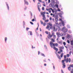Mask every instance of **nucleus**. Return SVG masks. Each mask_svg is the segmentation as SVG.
I'll list each match as a JSON object with an SVG mask.
<instances>
[{"label":"nucleus","instance_id":"obj_32","mask_svg":"<svg viewBox=\"0 0 73 73\" xmlns=\"http://www.w3.org/2000/svg\"><path fill=\"white\" fill-rule=\"evenodd\" d=\"M70 56L69 54H67V57H69Z\"/></svg>","mask_w":73,"mask_h":73},{"label":"nucleus","instance_id":"obj_10","mask_svg":"<svg viewBox=\"0 0 73 73\" xmlns=\"http://www.w3.org/2000/svg\"><path fill=\"white\" fill-rule=\"evenodd\" d=\"M50 9H51V11H52V13H54V12H53V10L52 9V8H50H50H49V9H46V10L48 11H49V10H50Z\"/></svg>","mask_w":73,"mask_h":73},{"label":"nucleus","instance_id":"obj_36","mask_svg":"<svg viewBox=\"0 0 73 73\" xmlns=\"http://www.w3.org/2000/svg\"><path fill=\"white\" fill-rule=\"evenodd\" d=\"M42 9L43 10H44V7H43L42 8Z\"/></svg>","mask_w":73,"mask_h":73},{"label":"nucleus","instance_id":"obj_55","mask_svg":"<svg viewBox=\"0 0 73 73\" xmlns=\"http://www.w3.org/2000/svg\"><path fill=\"white\" fill-rule=\"evenodd\" d=\"M53 68H54V69H55V67L54 66H53Z\"/></svg>","mask_w":73,"mask_h":73},{"label":"nucleus","instance_id":"obj_44","mask_svg":"<svg viewBox=\"0 0 73 73\" xmlns=\"http://www.w3.org/2000/svg\"><path fill=\"white\" fill-rule=\"evenodd\" d=\"M55 23V24L56 25H59V24L57 22V23Z\"/></svg>","mask_w":73,"mask_h":73},{"label":"nucleus","instance_id":"obj_15","mask_svg":"<svg viewBox=\"0 0 73 73\" xmlns=\"http://www.w3.org/2000/svg\"><path fill=\"white\" fill-rule=\"evenodd\" d=\"M51 41H52V42H54L55 41H54V40L53 39V38H51Z\"/></svg>","mask_w":73,"mask_h":73},{"label":"nucleus","instance_id":"obj_27","mask_svg":"<svg viewBox=\"0 0 73 73\" xmlns=\"http://www.w3.org/2000/svg\"><path fill=\"white\" fill-rule=\"evenodd\" d=\"M49 26H48V25H47V26L46 27V28L47 29H48L49 28Z\"/></svg>","mask_w":73,"mask_h":73},{"label":"nucleus","instance_id":"obj_21","mask_svg":"<svg viewBox=\"0 0 73 73\" xmlns=\"http://www.w3.org/2000/svg\"><path fill=\"white\" fill-rule=\"evenodd\" d=\"M29 33H30V35H32L33 34H32V32L31 31H30L29 32Z\"/></svg>","mask_w":73,"mask_h":73},{"label":"nucleus","instance_id":"obj_23","mask_svg":"<svg viewBox=\"0 0 73 73\" xmlns=\"http://www.w3.org/2000/svg\"><path fill=\"white\" fill-rule=\"evenodd\" d=\"M41 56H44V57L45 56V55L44 54H43L42 53L41 54Z\"/></svg>","mask_w":73,"mask_h":73},{"label":"nucleus","instance_id":"obj_63","mask_svg":"<svg viewBox=\"0 0 73 73\" xmlns=\"http://www.w3.org/2000/svg\"><path fill=\"white\" fill-rule=\"evenodd\" d=\"M46 13V14H48V15L49 14L48 13Z\"/></svg>","mask_w":73,"mask_h":73},{"label":"nucleus","instance_id":"obj_53","mask_svg":"<svg viewBox=\"0 0 73 73\" xmlns=\"http://www.w3.org/2000/svg\"><path fill=\"white\" fill-rule=\"evenodd\" d=\"M32 21L33 22L35 21V19H33L32 20Z\"/></svg>","mask_w":73,"mask_h":73},{"label":"nucleus","instance_id":"obj_31","mask_svg":"<svg viewBox=\"0 0 73 73\" xmlns=\"http://www.w3.org/2000/svg\"><path fill=\"white\" fill-rule=\"evenodd\" d=\"M48 21H49V20H45V22H48Z\"/></svg>","mask_w":73,"mask_h":73},{"label":"nucleus","instance_id":"obj_24","mask_svg":"<svg viewBox=\"0 0 73 73\" xmlns=\"http://www.w3.org/2000/svg\"><path fill=\"white\" fill-rule=\"evenodd\" d=\"M55 7H57V8H58V5H55Z\"/></svg>","mask_w":73,"mask_h":73},{"label":"nucleus","instance_id":"obj_56","mask_svg":"<svg viewBox=\"0 0 73 73\" xmlns=\"http://www.w3.org/2000/svg\"><path fill=\"white\" fill-rule=\"evenodd\" d=\"M43 5L44 7H45V6H46V5H45V4H43Z\"/></svg>","mask_w":73,"mask_h":73},{"label":"nucleus","instance_id":"obj_42","mask_svg":"<svg viewBox=\"0 0 73 73\" xmlns=\"http://www.w3.org/2000/svg\"><path fill=\"white\" fill-rule=\"evenodd\" d=\"M45 33L47 34H48V31H46L45 32Z\"/></svg>","mask_w":73,"mask_h":73},{"label":"nucleus","instance_id":"obj_60","mask_svg":"<svg viewBox=\"0 0 73 73\" xmlns=\"http://www.w3.org/2000/svg\"><path fill=\"white\" fill-rule=\"evenodd\" d=\"M50 15H51L52 16V15H53V14L52 13H51V14Z\"/></svg>","mask_w":73,"mask_h":73},{"label":"nucleus","instance_id":"obj_17","mask_svg":"<svg viewBox=\"0 0 73 73\" xmlns=\"http://www.w3.org/2000/svg\"><path fill=\"white\" fill-rule=\"evenodd\" d=\"M64 55V53H62L61 55H60V57L61 58H62Z\"/></svg>","mask_w":73,"mask_h":73},{"label":"nucleus","instance_id":"obj_34","mask_svg":"<svg viewBox=\"0 0 73 73\" xmlns=\"http://www.w3.org/2000/svg\"><path fill=\"white\" fill-rule=\"evenodd\" d=\"M63 44H64V45H66V43L65 42H63Z\"/></svg>","mask_w":73,"mask_h":73},{"label":"nucleus","instance_id":"obj_64","mask_svg":"<svg viewBox=\"0 0 73 73\" xmlns=\"http://www.w3.org/2000/svg\"><path fill=\"white\" fill-rule=\"evenodd\" d=\"M31 16H33V15H32V13H31Z\"/></svg>","mask_w":73,"mask_h":73},{"label":"nucleus","instance_id":"obj_45","mask_svg":"<svg viewBox=\"0 0 73 73\" xmlns=\"http://www.w3.org/2000/svg\"><path fill=\"white\" fill-rule=\"evenodd\" d=\"M38 0L39 1L40 3H41V2H42L41 0Z\"/></svg>","mask_w":73,"mask_h":73},{"label":"nucleus","instance_id":"obj_8","mask_svg":"<svg viewBox=\"0 0 73 73\" xmlns=\"http://www.w3.org/2000/svg\"><path fill=\"white\" fill-rule=\"evenodd\" d=\"M53 17H54L55 18V19H57V18H58V15H53Z\"/></svg>","mask_w":73,"mask_h":73},{"label":"nucleus","instance_id":"obj_50","mask_svg":"<svg viewBox=\"0 0 73 73\" xmlns=\"http://www.w3.org/2000/svg\"><path fill=\"white\" fill-rule=\"evenodd\" d=\"M70 73H73V70H72V71H71L70 72Z\"/></svg>","mask_w":73,"mask_h":73},{"label":"nucleus","instance_id":"obj_19","mask_svg":"<svg viewBox=\"0 0 73 73\" xmlns=\"http://www.w3.org/2000/svg\"><path fill=\"white\" fill-rule=\"evenodd\" d=\"M53 38L54 39H55L56 38V36L55 35H54L53 36Z\"/></svg>","mask_w":73,"mask_h":73},{"label":"nucleus","instance_id":"obj_28","mask_svg":"<svg viewBox=\"0 0 73 73\" xmlns=\"http://www.w3.org/2000/svg\"><path fill=\"white\" fill-rule=\"evenodd\" d=\"M38 10L40 11V8L39 7H38Z\"/></svg>","mask_w":73,"mask_h":73},{"label":"nucleus","instance_id":"obj_14","mask_svg":"<svg viewBox=\"0 0 73 73\" xmlns=\"http://www.w3.org/2000/svg\"><path fill=\"white\" fill-rule=\"evenodd\" d=\"M43 17V18H42L44 20H45L46 18L45 17V15H43V16H42Z\"/></svg>","mask_w":73,"mask_h":73},{"label":"nucleus","instance_id":"obj_40","mask_svg":"<svg viewBox=\"0 0 73 73\" xmlns=\"http://www.w3.org/2000/svg\"><path fill=\"white\" fill-rule=\"evenodd\" d=\"M67 43H70V41L69 40H67Z\"/></svg>","mask_w":73,"mask_h":73},{"label":"nucleus","instance_id":"obj_59","mask_svg":"<svg viewBox=\"0 0 73 73\" xmlns=\"http://www.w3.org/2000/svg\"><path fill=\"white\" fill-rule=\"evenodd\" d=\"M44 66H46V64H44Z\"/></svg>","mask_w":73,"mask_h":73},{"label":"nucleus","instance_id":"obj_13","mask_svg":"<svg viewBox=\"0 0 73 73\" xmlns=\"http://www.w3.org/2000/svg\"><path fill=\"white\" fill-rule=\"evenodd\" d=\"M70 44L71 45H73V40L70 41Z\"/></svg>","mask_w":73,"mask_h":73},{"label":"nucleus","instance_id":"obj_29","mask_svg":"<svg viewBox=\"0 0 73 73\" xmlns=\"http://www.w3.org/2000/svg\"><path fill=\"white\" fill-rule=\"evenodd\" d=\"M54 35V33L53 32L52 33V35H52V36H53Z\"/></svg>","mask_w":73,"mask_h":73},{"label":"nucleus","instance_id":"obj_6","mask_svg":"<svg viewBox=\"0 0 73 73\" xmlns=\"http://www.w3.org/2000/svg\"><path fill=\"white\" fill-rule=\"evenodd\" d=\"M52 29V30H53V31H55L56 30L57 31V29L56 28L55 26H54Z\"/></svg>","mask_w":73,"mask_h":73},{"label":"nucleus","instance_id":"obj_35","mask_svg":"<svg viewBox=\"0 0 73 73\" xmlns=\"http://www.w3.org/2000/svg\"><path fill=\"white\" fill-rule=\"evenodd\" d=\"M58 43H59L60 44H62V42H61V41L59 42H58Z\"/></svg>","mask_w":73,"mask_h":73},{"label":"nucleus","instance_id":"obj_16","mask_svg":"<svg viewBox=\"0 0 73 73\" xmlns=\"http://www.w3.org/2000/svg\"><path fill=\"white\" fill-rule=\"evenodd\" d=\"M70 36L69 35H67V38H70Z\"/></svg>","mask_w":73,"mask_h":73},{"label":"nucleus","instance_id":"obj_3","mask_svg":"<svg viewBox=\"0 0 73 73\" xmlns=\"http://www.w3.org/2000/svg\"><path fill=\"white\" fill-rule=\"evenodd\" d=\"M62 31L64 33H66L68 32V29H66L65 27H63V28H62Z\"/></svg>","mask_w":73,"mask_h":73},{"label":"nucleus","instance_id":"obj_25","mask_svg":"<svg viewBox=\"0 0 73 73\" xmlns=\"http://www.w3.org/2000/svg\"><path fill=\"white\" fill-rule=\"evenodd\" d=\"M7 40V38L6 37L5 38V41L6 42Z\"/></svg>","mask_w":73,"mask_h":73},{"label":"nucleus","instance_id":"obj_39","mask_svg":"<svg viewBox=\"0 0 73 73\" xmlns=\"http://www.w3.org/2000/svg\"><path fill=\"white\" fill-rule=\"evenodd\" d=\"M43 25L44 26H45L46 25V24L45 23H44V24H43Z\"/></svg>","mask_w":73,"mask_h":73},{"label":"nucleus","instance_id":"obj_62","mask_svg":"<svg viewBox=\"0 0 73 73\" xmlns=\"http://www.w3.org/2000/svg\"><path fill=\"white\" fill-rule=\"evenodd\" d=\"M38 54L39 55V54H40V52H39V51H38Z\"/></svg>","mask_w":73,"mask_h":73},{"label":"nucleus","instance_id":"obj_30","mask_svg":"<svg viewBox=\"0 0 73 73\" xmlns=\"http://www.w3.org/2000/svg\"><path fill=\"white\" fill-rule=\"evenodd\" d=\"M7 8H8V10H9V6H8V5L7 4Z\"/></svg>","mask_w":73,"mask_h":73},{"label":"nucleus","instance_id":"obj_48","mask_svg":"<svg viewBox=\"0 0 73 73\" xmlns=\"http://www.w3.org/2000/svg\"><path fill=\"white\" fill-rule=\"evenodd\" d=\"M48 3H50V0H48Z\"/></svg>","mask_w":73,"mask_h":73},{"label":"nucleus","instance_id":"obj_43","mask_svg":"<svg viewBox=\"0 0 73 73\" xmlns=\"http://www.w3.org/2000/svg\"><path fill=\"white\" fill-rule=\"evenodd\" d=\"M29 29V28H26V30H27V31H28V30Z\"/></svg>","mask_w":73,"mask_h":73},{"label":"nucleus","instance_id":"obj_9","mask_svg":"<svg viewBox=\"0 0 73 73\" xmlns=\"http://www.w3.org/2000/svg\"><path fill=\"white\" fill-rule=\"evenodd\" d=\"M59 50H60V51H58V54H60V52H62L63 51L61 48H60V49H59Z\"/></svg>","mask_w":73,"mask_h":73},{"label":"nucleus","instance_id":"obj_26","mask_svg":"<svg viewBox=\"0 0 73 73\" xmlns=\"http://www.w3.org/2000/svg\"><path fill=\"white\" fill-rule=\"evenodd\" d=\"M58 18H56L55 19V21H56L57 22V21H58Z\"/></svg>","mask_w":73,"mask_h":73},{"label":"nucleus","instance_id":"obj_38","mask_svg":"<svg viewBox=\"0 0 73 73\" xmlns=\"http://www.w3.org/2000/svg\"><path fill=\"white\" fill-rule=\"evenodd\" d=\"M62 25H63V26H64V25L63 22H62Z\"/></svg>","mask_w":73,"mask_h":73},{"label":"nucleus","instance_id":"obj_54","mask_svg":"<svg viewBox=\"0 0 73 73\" xmlns=\"http://www.w3.org/2000/svg\"><path fill=\"white\" fill-rule=\"evenodd\" d=\"M33 0V1H34V3H35V1H36V0Z\"/></svg>","mask_w":73,"mask_h":73},{"label":"nucleus","instance_id":"obj_46","mask_svg":"<svg viewBox=\"0 0 73 73\" xmlns=\"http://www.w3.org/2000/svg\"><path fill=\"white\" fill-rule=\"evenodd\" d=\"M58 11H61L59 9H58Z\"/></svg>","mask_w":73,"mask_h":73},{"label":"nucleus","instance_id":"obj_7","mask_svg":"<svg viewBox=\"0 0 73 73\" xmlns=\"http://www.w3.org/2000/svg\"><path fill=\"white\" fill-rule=\"evenodd\" d=\"M52 35H51L50 34V33L48 35V38H50L52 37Z\"/></svg>","mask_w":73,"mask_h":73},{"label":"nucleus","instance_id":"obj_37","mask_svg":"<svg viewBox=\"0 0 73 73\" xmlns=\"http://www.w3.org/2000/svg\"><path fill=\"white\" fill-rule=\"evenodd\" d=\"M62 39L64 40L65 39V37H62Z\"/></svg>","mask_w":73,"mask_h":73},{"label":"nucleus","instance_id":"obj_33","mask_svg":"<svg viewBox=\"0 0 73 73\" xmlns=\"http://www.w3.org/2000/svg\"><path fill=\"white\" fill-rule=\"evenodd\" d=\"M40 22H41V23L42 25H43V22L42 21H40Z\"/></svg>","mask_w":73,"mask_h":73},{"label":"nucleus","instance_id":"obj_49","mask_svg":"<svg viewBox=\"0 0 73 73\" xmlns=\"http://www.w3.org/2000/svg\"><path fill=\"white\" fill-rule=\"evenodd\" d=\"M71 53H72V52L71 51H70L69 52V54L70 55H71Z\"/></svg>","mask_w":73,"mask_h":73},{"label":"nucleus","instance_id":"obj_51","mask_svg":"<svg viewBox=\"0 0 73 73\" xmlns=\"http://www.w3.org/2000/svg\"><path fill=\"white\" fill-rule=\"evenodd\" d=\"M52 20L54 22V18L52 19Z\"/></svg>","mask_w":73,"mask_h":73},{"label":"nucleus","instance_id":"obj_61","mask_svg":"<svg viewBox=\"0 0 73 73\" xmlns=\"http://www.w3.org/2000/svg\"><path fill=\"white\" fill-rule=\"evenodd\" d=\"M35 48V47H34V48H33V46H32V48Z\"/></svg>","mask_w":73,"mask_h":73},{"label":"nucleus","instance_id":"obj_22","mask_svg":"<svg viewBox=\"0 0 73 73\" xmlns=\"http://www.w3.org/2000/svg\"><path fill=\"white\" fill-rule=\"evenodd\" d=\"M40 5V4L39 3H38V7H39Z\"/></svg>","mask_w":73,"mask_h":73},{"label":"nucleus","instance_id":"obj_4","mask_svg":"<svg viewBox=\"0 0 73 73\" xmlns=\"http://www.w3.org/2000/svg\"><path fill=\"white\" fill-rule=\"evenodd\" d=\"M48 25L50 27V29H52V24L50 23L48 24Z\"/></svg>","mask_w":73,"mask_h":73},{"label":"nucleus","instance_id":"obj_12","mask_svg":"<svg viewBox=\"0 0 73 73\" xmlns=\"http://www.w3.org/2000/svg\"><path fill=\"white\" fill-rule=\"evenodd\" d=\"M56 56H57V57L59 59H61V58L60 56L58 54L56 55Z\"/></svg>","mask_w":73,"mask_h":73},{"label":"nucleus","instance_id":"obj_57","mask_svg":"<svg viewBox=\"0 0 73 73\" xmlns=\"http://www.w3.org/2000/svg\"><path fill=\"white\" fill-rule=\"evenodd\" d=\"M68 33H71V32L70 31H68Z\"/></svg>","mask_w":73,"mask_h":73},{"label":"nucleus","instance_id":"obj_11","mask_svg":"<svg viewBox=\"0 0 73 73\" xmlns=\"http://www.w3.org/2000/svg\"><path fill=\"white\" fill-rule=\"evenodd\" d=\"M25 1V4H27V5H29V3L28 2L25 0H24Z\"/></svg>","mask_w":73,"mask_h":73},{"label":"nucleus","instance_id":"obj_2","mask_svg":"<svg viewBox=\"0 0 73 73\" xmlns=\"http://www.w3.org/2000/svg\"><path fill=\"white\" fill-rule=\"evenodd\" d=\"M50 46L51 48H52L53 47L54 49L56 51H58V49L55 47V46H58V44L57 43H53L51 41L50 43Z\"/></svg>","mask_w":73,"mask_h":73},{"label":"nucleus","instance_id":"obj_5","mask_svg":"<svg viewBox=\"0 0 73 73\" xmlns=\"http://www.w3.org/2000/svg\"><path fill=\"white\" fill-rule=\"evenodd\" d=\"M46 13V12L45 11L44 12H41V15H42V16H43L44 15H45Z\"/></svg>","mask_w":73,"mask_h":73},{"label":"nucleus","instance_id":"obj_18","mask_svg":"<svg viewBox=\"0 0 73 73\" xmlns=\"http://www.w3.org/2000/svg\"><path fill=\"white\" fill-rule=\"evenodd\" d=\"M68 70H69V71H71V67H70V66L68 67Z\"/></svg>","mask_w":73,"mask_h":73},{"label":"nucleus","instance_id":"obj_1","mask_svg":"<svg viewBox=\"0 0 73 73\" xmlns=\"http://www.w3.org/2000/svg\"><path fill=\"white\" fill-rule=\"evenodd\" d=\"M64 59L62 61V64L63 65V68H64L66 66L65 63L64 62V61H66V63H68V62H70L71 61V59L70 58H66V55H64Z\"/></svg>","mask_w":73,"mask_h":73},{"label":"nucleus","instance_id":"obj_58","mask_svg":"<svg viewBox=\"0 0 73 73\" xmlns=\"http://www.w3.org/2000/svg\"><path fill=\"white\" fill-rule=\"evenodd\" d=\"M44 47H45V48H46V45H44Z\"/></svg>","mask_w":73,"mask_h":73},{"label":"nucleus","instance_id":"obj_41","mask_svg":"<svg viewBox=\"0 0 73 73\" xmlns=\"http://www.w3.org/2000/svg\"><path fill=\"white\" fill-rule=\"evenodd\" d=\"M61 72H62V73H64V72L62 70H61Z\"/></svg>","mask_w":73,"mask_h":73},{"label":"nucleus","instance_id":"obj_52","mask_svg":"<svg viewBox=\"0 0 73 73\" xmlns=\"http://www.w3.org/2000/svg\"><path fill=\"white\" fill-rule=\"evenodd\" d=\"M52 19V18L51 17H50V20H51Z\"/></svg>","mask_w":73,"mask_h":73},{"label":"nucleus","instance_id":"obj_47","mask_svg":"<svg viewBox=\"0 0 73 73\" xmlns=\"http://www.w3.org/2000/svg\"><path fill=\"white\" fill-rule=\"evenodd\" d=\"M30 23H31V24L32 25H33V23L32 22H30Z\"/></svg>","mask_w":73,"mask_h":73},{"label":"nucleus","instance_id":"obj_20","mask_svg":"<svg viewBox=\"0 0 73 73\" xmlns=\"http://www.w3.org/2000/svg\"><path fill=\"white\" fill-rule=\"evenodd\" d=\"M69 66L70 67L73 68V64L70 65Z\"/></svg>","mask_w":73,"mask_h":73}]
</instances>
